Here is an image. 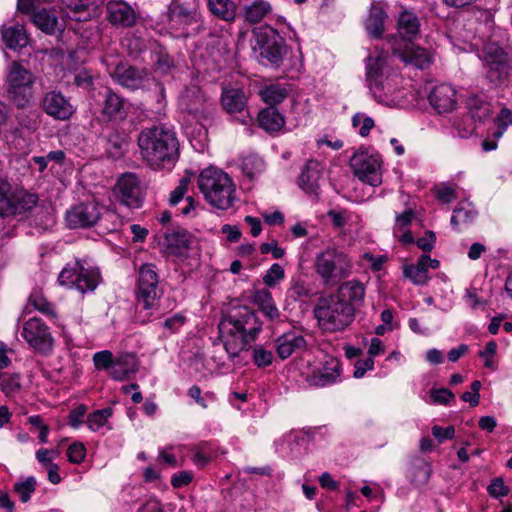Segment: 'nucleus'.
<instances>
[{
	"instance_id": "f257e3e1",
	"label": "nucleus",
	"mask_w": 512,
	"mask_h": 512,
	"mask_svg": "<svg viewBox=\"0 0 512 512\" xmlns=\"http://www.w3.org/2000/svg\"><path fill=\"white\" fill-rule=\"evenodd\" d=\"M365 298V286L358 280L342 283L335 293L317 300L313 314L324 333L345 331L355 320L357 309Z\"/></svg>"
},
{
	"instance_id": "f03ea898",
	"label": "nucleus",
	"mask_w": 512,
	"mask_h": 512,
	"mask_svg": "<svg viewBox=\"0 0 512 512\" xmlns=\"http://www.w3.org/2000/svg\"><path fill=\"white\" fill-rule=\"evenodd\" d=\"M261 330L257 314L247 306L232 308L218 324L219 339L230 359L249 350Z\"/></svg>"
},
{
	"instance_id": "7ed1b4c3",
	"label": "nucleus",
	"mask_w": 512,
	"mask_h": 512,
	"mask_svg": "<svg viewBox=\"0 0 512 512\" xmlns=\"http://www.w3.org/2000/svg\"><path fill=\"white\" fill-rule=\"evenodd\" d=\"M137 141L143 159L153 167L173 164L178 158L179 142L176 134L164 125L143 129Z\"/></svg>"
},
{
	"instance_id": "20e7f679",
	"label": "nucleus",
	"mask_w": 512,
	"mask_h": 512,
	"mask_svg": "<svg viewBox=\"0 0 512 512\" xmlns=\"http://www.w3.org/2000/svg\"><path fill=\"white\" fill-rule=\"evenodd\" d=\"M197 185L208 204L220 210L231 208L236 200V187L232 178L223 170L206 168L197 179Z\"/></svg>"
},
{
	"instance_id": "39448f33",
	"label": "nucleus",
	"mask_w": 512,
	"mask_h": 512,
	"mask_svg": "<svg viewBox=\"0 0 512 512\" xmlns=\"http://www.w3.org/2000/svg\"><path fill=\"white\" fill-rule=\"evenodd\" d=\"M349 256L335 246H329L315 256L314 269L325 285H334L352 272Z\"/></svg>"
},
{
	"instance_id": "423d86ee",
	"label": "nucleus",
	"mask_w": 512,
	"mask_h": 512,
	"mask_svg": "<svg viewBox=\"0 0 512 512\" xmlns=\"http://www.w3.org/2000/svg\"><path fill=\"white\" fill-rule=\"evenodd\" d=\"M387 53L375 51L366 59V82L374 98L385 102L393 95L394 85L389 75H386Z\"/></svg>"
},
{
	"instance_id": "0eeeda50",
	"label": "nucleus",
	"mask_w": 512,
	"mask_h": 512,
	"mask_svg": "<svg viewBox=\"0 0 512 512\" xmlns=\"http://www.w3.org/2000/svg\"><path fill=\"white\" fill-rule=\"evenodd\" d=\"M35 77L19 62H12L6 73L8 97L18 106L25 107L33 98Z\"/></svg>"
},
{
	"instance_id": "6e6552de",
	"label": "nucleus",
	"mask_w": 512,
	"mask_h": 512,
	"mask_svg": "<svg viewBox=\"0 0 512 512\" xmlns=\"http://www.w3.org/2000/svg\"><path fill=\"white\" fill-rule=\"evenodd\" d=\"M58 281L61 285L75 288L84 293L93 291L100 282V273L97 268L85 266L80 261L68 263L59 274Z\"/></svg>"
},
{
	"instance_id": "1a4fd4ad",
	"label": "nucleus",
	"mask_w": 512,
	"mask_h": 512,
	"mask_svg": "<svg viewBox=\"0 0 512 512\" xmlns=\"http://www.w3.org/2000/svg\"><path fill=\"white\" fill-rule=\"evenodd\" d=\"M179 109L188 117L186 121H195L200 125V130L205 128V123L211 115V104L197 86L187 87L181 93Z\"/></svg>"
},
{
	"instance_id": "9d476101",
	"label": "nucleus",
	"mask_w": 512,
	"mask_h": 512,
	"mask_svg": "<svg viewBox=\"0 0 512 512\" xmlns=\"http://www.w3.org/2000/svg\"><path fill=\"white\" fill-rule=\"evenodd\" d=\"M197 0H173L168 10V26L177 36H188L190 27L197 24Z\"/></svg>"
},
{
	"instance_id": "9b49d317",
	"label": "nucleus",
	"mask_w": 512,
	"mask_h": 512,
	"mask_svg": "<svg viewBox=\"0 0 512 512\" xmlns=\"http://www.w3.org/2000/svg\"><path fill=\"white\" fill-rule=\"evenodd\" d=\"M481 59L487 68V77L491 82L502 81L507 78L510 68L512 54L504 50L497 43L485 44Z\"/></svg>"
},
{
	"instance_id": "f8f14e48",
	"label": "nucleus",
	"mask_w": 512,
	"mask_h": 512,
	"mask_svg": "<svg viewBox=\"0 0 512 512\" xmlns=\"http://www.w3.org/2000/svg\"><path fill=\"white\" fill-rule=\"evenodd\" d=\"M159 277L153 264H143L139 268L137 301L144 309L153 308L160 296Z\"/></svg>"
},
{
	"instance_id": "ddd939ff",
	"label": "nucleus",
	"mask_w": 512,
	"mask_h": 512,
	"mask_svg": "<svg viewBox=\"0 0 512 512\" xmlns=\"http://www.w3.org/2000/svg\"><path fill=\"white\" fill-rule=\"evenodd\" d=\"M350 166L354 175L362 182L371 186L381 184L380 159L377 155L369 154L366 151H358L351 157Z\"/></svg>"
},
{
	"instance_id": "4468645a",
	"label": "nucleus",
	"mask_w": 512,
	"mask_h": 512,
	"mask_svg": "<svg viewBox=\"0 0 512 512\" xmlns=\"http://www.w3.org/2000/svg\"><path fill=\"white\" fill-rule=\"evenodd\" d=\"M30 347L42 354H48L53 348V337L48 326L37 317L26 321L21 332Z\"/></svg>"
},
{
	"instance_id": "2eb2a0df",
	"label": "nucleus",
	"mask_w": 512,
	"mask_h": 512,
	"mask_svg": "<svg viewBox=\"0 0 512 512\" xmlns=\"http://www.w3.org/2000/svg\"><path fill=\"white\" fill-rule=\"evenodd\" d=\"M104 206L96 201L80 203L66 213V222L70 228H88L98 224Z\"/></svg>"
},
{
	"instance_id": "dca6fc26",
	"label": "nucleus",
	"mask_w": 512,
	"mask_h": 512,
	"mask_svg": "<svg viewBox=\"0 0 512 512\" xmlns=\"http://www.w3.org/2000/svg\"><path fill=\"white\" fill-rule=\"evenodd\" d=\"M114 194L116 199L128 208L136 209L142 204L140 183L133 173L123 174L117 180Z\"/></svg>"
},
{
	"instance_id": "f3484780",
	"label": "nucleus",
	"mask_w": 512,
	"mask_h": 512,
	"mask_svg": "<svg viewBox=\"0 0 512 512\" xmlns=\"http://www.w3.org/2000/svg\"><path fill=\"white\" fill-rule=\"evenodd\" d=\"M109 73L114 81L129 90L142 89L149 81V73L145 68H136L122 63Z\"/></svg>"
},
{
	"instance_id": "a211bd4d",
	"label": "nucleus",
	"mask_w": 512,
	"mask_h": 512,
	"mask_svg": "<svg viewBox=\"0 0 512 512\" xmlns=\"http://www.w3.org/2000/svg\"><path fill=\"white\" fill-rule=\"evenodd\" d=\"M41 107L47 115L61 121L70 119L75 113L70 100L58 90L46 92L41 100Z\"/></svg>"
},
{
	"instance_id": "6ab92c4d",
	"label": "nucleus",
	"mask_w": 512,
	"mask_h": 512,
	"mask_svg": "<svg viewBox=\"0 0 512 512\" xmlns=\"http://www.w3.org/2000/svg\"><path fill=\"white\" fill-rule=\"evenodd\" d=\"M239 17L249 25L264 21L273 13V6L268 0H238Z\"/></svg>"
},
{
	"instance_id": "aec40b11",
	"label": "nucleus",
	"mask_w": 512,
	"mask_h": 512,
	"mask_svg": "<svg viewBox=\"0 0 512 512\" xmlns=\"http://www.w3.org/2000/svg\"><path fill=\"white\" fill-rule=\"evenodd\" d=\"M221 104L227 113L241 114L239 121L242 124H246L250 120L249 114H244L247 106V96L242 89L237 87H224L221 95Z\"/></svg>"
},
{
	"instance_id": "412c9836",
	"label": "nucleus",
	"mask_w": 512,
	"mask_h": 512,
	"mask_svg": "<svg viewBox=\"0 0 512 512\" xmlns=\"http://www.w3.org/2000/svg\"><path fill=\"white\" fill-rule=\"evenodd\" d=\"M341 372L339 359L328 357L321 368L313 370L308 376V382L311 386L326 387L338 382Z\"/></svg>"
},
{
	"instance_id": "4be33fe9",
	"label": "nucleus",
	"mask_w": 512,
	"mask_h": 512,
	"mask_svg": "<svg viewBox=\"0 0 512 512\" xmlns=\"http://www.w3.org/2000/svg\"><path fill=\"white\" fill-rule=\"evenodd\" d=\"M428 100L439 114L450 113L456 107L457 92L449 84H440L431 90Z\"/></svg>"
},
{
	"instance_id": "5701e85b",
	"label": "nucleus",
	"mask_w": 512,
	"mask_h": 512,
	"mask_svg": "<svg viewBox=\"0 0 512 512\" xmlns=\"http://www.w3.org/2000/svg\"><path fill=\"white\" fill-rule=\"evenodd\" d=\"M324 165L318 160L309 159L299 176V186L309 194H317L319 181L322 177Z\"/></svg>"
},
{
	"instance_id": "b1692460",
	"label": "nucleus",
	"mask_w": 512,
	"mask_h": 512,
	"mask_svg": "<svg viewBox=\"0 0 512 512\" xmlns=\"http://www.w3.org/2000/svg\"><path fill=\"white\" fill-rule=\"evenodd\" d=\"M107 18L113 25L130 27L136 22V13L123 1H110L107 4Z\"/></svg>"
},
{
	"instance_id": "393cba45",
	"label": "nucleus",
	"mask_w": 512,
	"mask_h": 512,
	"mask_svg": "<svg viewBox=\"0 0 512 512\" xmlns=\"http://www.w3.org/2000/svg\"><path fill=\"white\" fill-rule=\"evenodd\" d=\"M276 353L279 358L285 360L294 353H299L307 348L304 336L296 333H286L275 342Z\"/></svg>"
},
{
	"instance_id": "a878e982",
	"label": "nucleus",
	"mask_w": 512,
	"mask_h": 512,
	"mask_svg": "<svg viewBox=\"0 0 512 512\" xmlns=\"http://www.w3.org/2000/svg\"><path fill=\"white\" fill-rule=\"evenodd\" d=\"M138 370V360L134 353H120L114 359L113 369L109 375L116 381L128 379L130 374Z\"/></svg>"
},
{
	"instance_id": "bb28decb",
	"label": "nucleus",
	"mask_w": 512,
	"mask_h": 512,
	"mask_svg": "<svg viewBox=\"0 0 512 512\" xmlns=\"http://www.w3.org/2000/svg\"><path fill=\"white\" fill-rule=\"evenodd\" d=\"M100 0H66V15L75 21H87L96 14Z\"/></svg>"
},
{
	"instance_id": "cd10ccee",
	"label": "nucleus",
	"mask_w": 512,
	"mask_h": 512,
	"mask_svg": "<svg viewBox=\"0 0 512 512\" xmlns=\"http://www.w3.org/2000/svg\"><path fill=\"white\" fill-rule=\"evenodd\" d=\"M393 51L404 63L411 64L419 69H426L432 63V55L421 47L411 45L407 46L403 51L395 48Z\"/></svg>"
},
{
	"instance_id": "c85d7f7f",
	"label": "nucleus",
	"mask_w": 512,
	"mask_h": 512,
	"mask_svg": "<svg viewBox=\"0 0 512 512\" xmlns=\"http://www.w3.org/2000/svg\"><path fill=\"white\" fill-rule=\"evenodd\" d=\"M124 99L112 90H107L104 96L102 115L109 120L122 119L126 116Z\"/></svg>"
},
{
	"instance_id": "c756f323",
	"label": "nucleus",
	"mask_w": 512,
	"mask_h": 512,
	"mask_svg": "<svg viewBox=\"0 0 512 512\" xmlns=\"http://www.w3.org/2000/svg\"><path fill=\"white\" fill-rule=\"evenodd\" d=\"M387 14L379 3L371 5L369 15L365 21V28L368 34L373 38H379L383 31Z\"/></svg>"
},
{
	"instance_id": "7c9ffc66",
	"label": "nucleus",
	"mask_w": 512,
	"mask_h": 512,
	"mask_svg": "<svg viewBox=\"0 0 512 512\" xmlns=\"http://www.w3.org/2000/svg\"><path fill=\"white\" fill-rule=\"evenodd\" d=\"M258 123L265 131L273 133L284 127L285 120L275 107H267L259 112Z\"/></svg>"
},
{
	"instance_id": "2f4dec72",
	"label": "nucleus",
	"mask_w": 512,
	"mask_h": 512,
	"mask_svg": "<svg viewBox=\"0 0 512 512\" xmlns=\"http://www.w3.org/2000/svg\"><path fill=\"white\" fill-rule=\"evenodd\" d=\"M210 12L221 20L233 22L237 16L238 5L233 0H207Z\"/></svg>"
},
{
	"instance_id": "473e14b6",
	"label": "nucleus",
	"mask_w": 512,
	"mask_h": 512,
	"mask_svg": "<svg viewBox=\"0 0 512 512\" xmlns=\"http://www.w3.org/2000/svg\"><path fill=\"white\" fill-rule=\"evenodd\" d=\"M33 23L43 32L53 34L60 30V23L54 9L43 8L33 13Z\"/></svg>"
},
{
	"instance_id": "72a5a7b5",
	"label": "nucleus",
	"mask_w": 512,
	"mask_h": 512,
	"mask_svg": "<svg viewBox=\"0 0 512 512\" xmlns=\"http://www.w3.org/2000/svg\"><path fill=\"white\" fill-rule=\"evenodd\" d=\"M289 91L287 85L274 83L262 87L259 90V96L263 102L270 105V107H274L288 96Z\"/></svg>"
},
{
	"instance_id": "f704fd0d",
	"label": "nucleus",
	"mask_w": 512,
	"mask_h": 512,
	"mask_svg": "<svg viewBox=\"0 0 512 512\" xmlns=\"http://www.w3.org/2000/svg\"><path fill=\"white\" fill-rule=\"evenodd\" d=\"M129 136L124 131L113 130L107 135V152L113 158L121 157L129 146Z\"/></svg>"
},
{
	"instance_id": "c9c22d12",
	"label": "nucleus",
	"mask_w": 512,
	"mask_h": 512,
	"mask_svg": "<svg viewBox=\"0 0 512 512\" xmlns=\"http://www.w3.org/2000/svg\"><path fill=\"white\" fill-rule=\"evenodd\" d=\"M468 115L475 121L483 123L492 115V107L489 102L479 96H471L467 102Z\"/></svg>"
},
{
	"instance_id": "e433bc0d",
	"label": "nucleus",
	"mask_w": 512,
	"mask_h": 512,
	"mask_svg": "<svg viewBox=\"0 0 512 512\" xmlns=\"http://www.w3.org/2000/svg\"><path fill=\"white\" fill-rule=\"evenodd\" d=\"M399 34L408 40H413L420 31V24L416 15L410 11H403L398 19Z\"/></svg>"
},
{
	"instance_id": "4c0bfd02",
	"label": "nucleus",
	"mask_w": 512,
	"mask_h": 512,
	"mask_svg": "<svg viewBox=\"0 0 512 512\" xmlns=\"http://www.w3.org/2000/svg\"><path fill=\"white\" fill-rule=\"evenodd\" d=\"M476 214L477 212L471 203L461 202L454 209L450 223L455 230H460L461 226L472 223Z\"/></svg>"
},
{
	"instance_id": "58836bf2",
	"label": "nucleus",
	"mask_w": 512,
	"mask_h": 512,
	"mask_svg": "<svg viewBox=\"0 0 512 512\" xmlns=\"http://www.w3.org/2000/svg\"><path fill=\"white\" fill-rule=\"evenodd\" d=\"M165 244L172 253H178L188 249L191 245V235L184 229L166 231L164 233Z\"/></svg>"
},
{
	"instance_id": "ea45409f",
	"label": "nucleus",
	"mask_w": 512,
	"mask_h": 512,
	"mask_svg": "<svg viewBox=\"0 0 512 512\" xmlns=\"http://www.w3.org/2000/svg\"><path fill=\"white\" fill-rule=\"evenodd\" d=\"M253 300L268 318L275 319L279 316L278 309L275 306L272 295L268 290L260 289L255 291Z\"/></svg>"
},
{
	"instance_id": "a19ab883",
	"label": "nucleus",
	"mask_w": 512,
	"mask_h": 512,
	"mask_svg": "<svg viewBox=\"0 0 512 512\" xmlns=\"http://www.w3.org/2000/svg\"><path fill=\"white\" fill-rule=\"evenodd\" d=\"M122 43L129 55L135 58L139 57L149 47H152V45H156V43H152L150 39H145L135 34L125 36Z\"/></svg>"
},
{
	"instance_id": "79ce46f5",
	"label": "nucleus",
	"mask_w": 512,
	"mask_h": 512,
	"mask_svg": "<svg viewBox=\"0 0 512 512\" xmlns=\"http://www.w3.org/2000/svg\"><path fill=\"white\" fill-rule=\"evenodd\" d=\"M2 38L6 46L11 49L25 47L28 43L26 33L20 26L4 28L2 30Z\"/></svg>"
},
{
	"instance_id": "37998d69",
	"label": "nucleus",
	"mask_w": 512,
	"mask_h": 512,
	"mask_svg": "<svg viewBox=\"0 0 512 512\" xmlns=\"http://www.w3.org/2000/svg\"><path fill=\"white\" fill-rule=\"evenodd\" d=\"M12 215H19L30 211L37 204L38 198L34 194L23 193L19 195H12Z\"/></svg>"
},
{
	"instance_id": "c03bdc74",
	"label": "nucleus",
	"mask_w": 512,
	"mask_h": 512,
	"mask_svg": "<svg viewBox=\"0 0 512 512\" xmlns=\"http://www.w3.org/2000/svg\"><path fill=\"white\" fill-rule=\"evenodd\" d=\"M260 57L271 65H278L283 59L282 48L276 42H267L260 48Z\"/></svg>"
},
{
	"instance_id": "a18cd8bd",
	"label": "nucleus",
	"mask_w": 512,
	"mask_h": 512,
	"mask_svg": "<svg viewBox=\"0 0 512 512\" xmlns=\"http://www.w3.org/2000/svg\"><path fill=\"white\" fill-rule=\"evenodd\" d=\"M264 169V161L259 156L250 155L245 157L242 161V170L250 179H254L257 175L261 174Z\"/></svg>"
},
{
	"instance_id": "49530a36",
	"label": "nucleus",
	"mask_w": 512,
	"mask_h": 512,
	"mask_svg": "<svg viewBox=\"0 0 512 512\" xmlns=\"http://www.w3.org/2000/svg\"><path fill=\"white\" fill-rule=\"evenodd\" d=\"M494 122L496 128L489 133V136L500 138L507 128L512 125V111L508 108H502Z\"/></svg>"
},
{
	"instance_id": "de8ad7c7",
	"label": "nucleus",
	"mask_w": 512,
	"mask_h": 512,
	"mask_svg": "<svg viewBox=\"0 0 512 512\" xmlns=\"http://www.w3.org/2000/svg\"><path fill=\"white\" fill-rule=\"evenodd\" d=\"M28 304L33 306L39 312L48 315L55 316L54 308L51 303H49L46 298L43 296L42 292L39 290H34L29 298Z\"/></svg>"
},
{
	"instance_id": "09e8293b",
	"label": "nucleus",
	"mask_w": 512,
	"mask_h": 512,
	"mask_svg": "<svg viewBox=\"0 0 512 512\" xmlns=\"http://www.w3.org/2000/svg\"><path fill=\"white\" fill-rule=\"evenodd\" d=\"M99 226L107 232L116 231L122 225V219L117 213L104 207L98 222Z\"/></svg>"
},
{
	"instance_id": "8fccbe9b",
	"label": "nucleus",
	"mask_w": 512,
	"mask_h": 512,
	"mask_svg": "<svg viewBox=\"0 0 512 512\" xmlns=\"http://www.w3.org/2000/svg\"><path fill=\"white\" fill-rule=\"evenodd\" d=\"M36 489V479L33 476L27 477L24 481L14 484V491L19 496V499L26 503L30 500L32 493Z\"/></svg>"
},
{
	"instance_id": "3c124183",
	"label": "nucleus",
	"mask_w": 512,
	"mask_h": 512,
	"mask_svg": "<svg viewBox=\"0 0 512 512\" xmlns=\"http://www.w3.org/2000/svg\"><path fill=\"white\" fill-rule=\"evenodd\" d=\"M453 126L460 138H468L476 131V122L468 114L455 118Z\"/></svg>"
},
{
	"instance_id": "603ef678",
	"label": "nucleus",
	"mask_w": 512,
	"mask_h": 512,
	"mask_svg": "<svg viewBox=\"0 0 512 512\" xmlns=\"http://www.w3.org/2000/svg\"><path fill=\"white\" fill-rule=\"evenodd\" d=\"M111 408H104L101 410H96L91 413L87 418V425L92 431H98L102 428L107 420L112 416Z\"/></svg>"
},
{
	"instance_id": "864d4df0",
	"label": "nucleus",
	"mask_w": 512,
	"mask_h": 512,
	"mask_svg": "<svg viewBox=\"0 0 512 512\" xmlns=\"http://www.w3.org/2000/svg\"><path fill=\"white\" fill-rule=\"evenodd\" d=\"M273 353L265 349L262 345H256L252 350V359L258 368H265L272 364Z\"/></svg>"
},
{
	"instance_id": "5fc2aeb1",
	"label": "nucleus",
	"mask_w": 512,
	"mask_h": 512,
	"mask_svg": "<svg viewBox=\"0 0 512 512\" xmlns=\"http://www.w3.org/2000/svg\"><path fill=\"white\" fill-rule=\"evenodd\" d=\"M404 275L416 285H424L428 280L427 273L420 267L419 262H417L416 265L411 264L405 266Z\"/></svg>"
},
{
	"instance_id": "6e6d98bb",
	"label": "nucleus",
	"mask_w": 512,
	"mask_h": 512,
	"mask_svg": "<svg viewBox=\"0 0 512 512\" xmlns=\"http://www.w3.org/2000/svg\"><path fill=\"white\" fill-rule=\"evenodd\" d=\"M352 126L355 128L360 126L358 130L359 135L366 137L374 127V120L366 114L358 112L352 117Z\"/></svg>"
},
{
	"instance_id": "4d7b16f0",
	"label": "nucleus",
	"mask_w": 512,
	"mask_h": 512,
	"mask_svg": "<svg viewBox=\"0 0 512 512\" xmlns=\"http://www.w3.org/2000/svg\"><path fill=\"white\" fill-rule=\"evenodd\" d=\"M284 276L285 272L283 267L278 263H274L264 275L263 282L269 287H274L284 279Z\"/></svg>"
},
{
	"instance_id": "13d9d810",
	"label": "nucleus",
	"mask_w": 512,
	"mask_h": 512,
	"mask_svg": "<svg viewBox=\"0 0 512 512\" xmlns=\"http://www.w3.org/2000/svg\"><path fill=\"white\" fill-rule=\"evenodd\" d=\"M114 357L111 351L103 350L93 355V362L98 370H112Z\"/></svg>"
},
{
	"instance_id": "bf43d9fd",
	"label": "nucleus",
	"mask_w": 512,
	"mask_h": 512,
	"mask_svg": "<svg viewBox=\"0 0 512 512\" xmlns=\"http://www.w3.org/2000/svg\"><path fill=\"white\" fill-rule=\"evenodd\" d=\"M20 387L21 384L19 375L14 374L1 376L0 388L7 396L19 391Z\"/></svg>"
},
{
	"instance_id": "052dcab7",
	"label": "nucleus",
	"mask_w": 512,
	"mask_h": 512,
	"mask_svg": "<svg viewBox=\"0 0 512 512\" xmlns=\"http://www.w3.org/2000/svg\"><path fill=\"white\" fill-rule=\"evenodd\" d=\"M86 456V448L81 442H73L67 449L68 461L73 464H80Z\"/></svg>"
},
{
	"instance_id": "680f3d73",
	"label": "nucleus",
	"mask_w": 512,
	"mask_h": 512,
	"mask_svg": "<svg viewBox=\"0 0 512 512\" xmlns=\"http://www.w3.org/2000/svg\"><path fill=\"white\" fill-rule=\"evenodd\" d=\"M189 184V177H183L180 179L178 186L170 194L169 203L171 206L177 205L184 198L188 191Z\"/></svg>"
},
{
	"instance_id": "e2e57ef3",
	"label": "nucleus",
	"mask_w": 512,
	"mask_h": 512,
	"mask_svg": "<svg viewBox=\"0 0 512 512\" xmlns=\"http://www.w3.org/2000/svg\"><path fill=\"white\" fill-rule=\"evenodd\" d=\"M12 195L8 193V186L0 187V216L6 217L12 215Z\"/></svg>"
},
{
	"instance_id": "0e129e2a",
	"label": "nucleus",
	"mask_w": 512,
	"mask_h": 512,
	"mask_svg": "<svg viewBox=\"0 0 512 512\" xmlns=\"http://www.w3.org/2000/svg\"><path fill=\"white\" fill-rule=\"evenodd\" d=\"M430 398L433 404H442L446 405L450 401L454 400L455 396L454 394L446 388H440V389H431L430 390Z\"/></svg>"
},
{
	"instance_id": "69168bd1",
	"label": "nucleus",
	"mask_w": 512,
	"mask_h": 512,
	"mask_svg": "<svg viewBox=\"0 0 512 512\" xmlns=\"http://www.w3.org/2000/svg\"><path fill=\"white\" fill-rule=\"evenodd\" d=\"M152 59L162 72H167L172 65L169 56L161 47L155 48Z\"/></svg>"
},
{
	"instance_id": "338daca9",
	"label": "nucleus",
	"mask_w": 512,
	"mask_h": 512,
	"mask_svg": "<svg viewBox=\"0 0 512 512\" xmlns=\"http://www.w3.org/2000/svg\"><path fill=\"white\" fill-rule=\"evenodd\" d=\"M436 197L443 203H450L456 198L455 189L450 185H440L435 188Z\"/></svg>"
},
{
	"instance_id": "774afa93",
	"label": "nucleus",
	"mask_w": 512,
	"mask_h": 512,
	"mask_svg": "<svg viewBox=\"0 0 512 512\" xmlns=\"http://www.w3.org/2000/svg\"><path fill=\"white\" fill-rule=\"evenodd\" d=\"M488 492L495 498L506 496L509 493V488L504 484L501 478L494 479L488 486Z\"/></svg>"
}]
</instances>
